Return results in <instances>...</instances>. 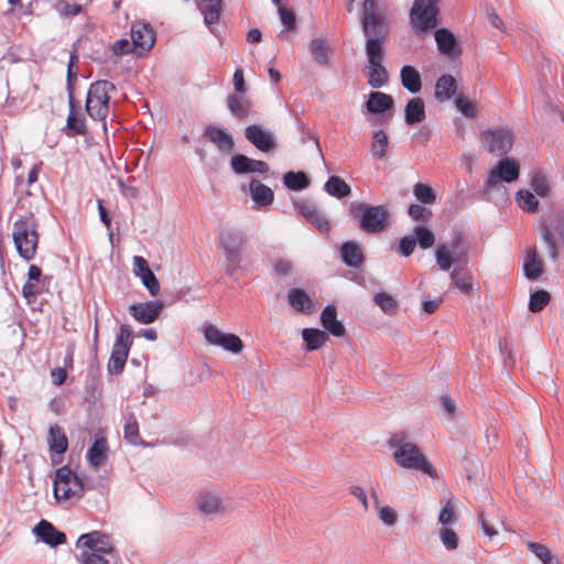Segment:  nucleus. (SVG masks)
<instances>
[{"instance_id":"b1692460","label":"nucleus","mask_w":564,"mask_h":564,"mask_svg":"<svg viewBox=\"0 0 564 564\" xmlns=\"http://www.w3.org/2000/svg\"><path fill=\"white\" fill-rule=\"evenodd\" d=\"M339 250L343 262L349 268H359L365 261L362 250L355 241H345Z\"/></svg>"},{"instance_id":"bb28decb","label":"nucleus","mask_w":564,"mask_h":564,"mask_svg":"<svg viewBox=\"0 0 564 564\" xmlns=\"http://www.w3.org/2000/svg\"><path fill=\"white\" fill-rule=\"evenodd\" d=\"M425 105L422 98H411L404 108V120L406 124L412 126L425 120Z\"/></svg>"},{"instance_id":"58836bf2","label":"nucleus","mask_w":564,"mask_h":564,"mask_svg":"<svg viewBox=\"0 0 564 564\" xmlns=\"http://www.w3.org/2000/svg\"><path fill=\"white\" fill-rule=\"evenodd\" d=\"M516 200L523 210L529 213L538 210L539 202L531 189H519L516 195Z\"/></svg>"},{"instance_id":"338daca9","label":"nucleus","mask_w":564,"mask_h":564,"mask_svg":"<svg viewBox=\"0 0 564 564\" xmlns=\"http://www.w3.org/2000/svg\"><path fill=\"white\" fill-rule=\"evenodd\" d=\"M441 405L444 415L448 419H453L456 412V402L451 397L443 395L441 398Z\"/></svg>"},{"instance_id":"c03bdc74","label":"nucleus","mask_w":564,"mask_h":564,"mask_svg":"<svg viewBox=\"0 0 564 564\" xmlns=\"http://www.w3.org/2000/svg\"><path fill=\"white\" fill-rule=\"evenodd\" d=\"M375 303L387 315H394L398 310L397 301L386 292H378L373 296Z\"/></svg>"},{"instance_id":"ea45409f","label":"nucleus","mask_w":564,"mask_h":564,"mask_svg":"<svg viewBox=\"0 0 564 564\" xmlns=\"http://www.w3.org/2000/svg\"><path fill=\"white\" fill-rule=\"evenodd\" d=\"M324 189L336 198L346 197L350 193V187L345 183L344 178H327Z\"/></svg>"},{"instance_id":"72a5a7b5","label":"nucleus","mask_w":564,"mask_h":564,"mask_svg":"<svg viewBox=\"0 0 564 564\" xmlns=\"http://www.w3.org/2000/svg\"><path fill=\"white\" fill-rule=\"evenodd\" d=\"M302 338L306 344V349L312 351L319 349L325 344L328 334L325 330L308 327L302 330Z\"/></svg>"},{"instance_id":"49530a36","label":"nucleus","mask_w":564,"mask_h":564,"mask_svg":"<svg viewBox=\"0 0 564 564\" xmlns=\"http://www.w3.org/2000/svg\"><path fill=\"white\" fill-rule=\"evenodd\" d=\"M451 279L454 282L455 286L465 294H469L473 285L471 278L466 273L462 272L458 267L454 268L451 272Z\"/></svg>"},{"instance_id":"a19ab883","label":"nucleus","mask_w":564,"mask_h":564,"mask_svg":"<svg viewBox=\"0 0 564 564\" xmlns=\"http://www.w3.org/2000/svg\"><path fill=\"white\" fill-rule=\"evenodd\" d=\"M413 238L415 243L422 249L431 248L435 242V236L433 231L423 225H417L413 231Z\"/></svg>"},{"instance_id":"2eb2a0df","label":"nucleus","mask_w":564,"mask_h":564,"mask_svg":"<svg viewBox=\"0 0 564 564\" xmlns=\"http://www.w3.org/2000/svg\"><path fill=\"white\" fill-rule=\"evenodd\" d=\"M133 274L140 278L142 285L148 290L150 295L155 296L160 292V282L149 267L148 261L141 256L132 258Z\"/></svg>"},{"instance_id":"0eeeda50","label":"nucleus","mask_w":564,"mask_h":564,"mask_svg":"<svg viewBox=\"0 0 564 564\" xmlns=\"http://www.w3.org/2000/svg\"><path fill=\"white\" fill-rule=\"evenodd\" d=\"M85 491L86 487L83 479L68 465H64L55 470L53 495L56 500L80 499Z\"/></svg>"},{"instance_id":"4c0bfd02","label":"nucleus","mask_w":564,"mask_h":564,"mask_svg":"<svg viewBox=\"0 0 564 564\" xmlns=\"http://www.w3.org/2000/svg\"><path fill=\"white\" fill-rule=\"evenodd\" d=\"M210 4H207L200 9L204 15V22L210 31L214 25L219 22L221 11V0H212Z\"/></svg>"},{"instance_id":"c9c22d12","label":"nucleus","mask_w":564,"mask_h":564,"mask_svg":"<svg viewBox=\"0 0 564 564\" xmlns=\"http://www.w3.org/2000/svg\"><path fill=\"white\" fill-rule=\"evenodd\" d=\"M435 41L441 53L445 55L455 54L456 40L452 32L446 29H438L435 32Z\"/></svg>"},{"instance_id":"13d9d810","label":"nucleus","mask_w":564,"mask_h":564,"mask_svg":"<svg viewBox=\"0 0 564 564\" xmlns=\"http://www.w3.org/2000/svg\"><path fill=\"white\" fill-rule=\"evenodd\" d=\"M306 221H308L321 232H328L330 229L328 219L325 217L323 213L319 212V209L316 213H314Z\"/></svg>"},{"instance_id":"a18cd8bd","label":"nucleus","mask_w":564,"mask_h":564,"mask_svg":"<svg viewBox=\"0 0 564 564\" xmlns=\"http://www.w3.org/2000/svg\"><path fill=\"white\" fill-rule=\"evenodd\" d=\"M550 294L545 290H536L530 294L529 310L532 313L542 311L550 302Z\"/></svg>"},{"instance_id":"680f3d73","label":"nucleus","mask_w":564,"mask_h":564,"mask_svg":"<svg viewBox=\"0 0 564 564\" xmlns=\"http://www.w3.org/2000/svg\"><path fill=\"white\" fill-rule=\"evenodd\" d=\"M415 245L413 236H404L399 241V252L406 258L413 253Z\"/></svg>"},{"instance_id":"e433bc0d","label":"nucleus","mask_w":564,"mask_h":564,"mask_svg":"<svg viewBox=\"0 0 564 564\" xmlns=\"http://www.w3.org/2000/svg\"><path fill=\"white\" fill-rule=\"evenodd\" d=\"M488 176H519V163L511 158L500 160Z\"/></svg>"},{"instance_id":"3c124183","label":"nucleus","mask_w":564,"mask_h":564,"mask_svg":"<svg viewBox=\"0 0 564 564\" xmlns=\"http://www.w3.org/2000/svg\"><path fill=\"white\" fill-rule=\"evenodd\" d=\"M414 195L417 200L425 204H431L435 200V194L431 186L421 182L414 185Z\"/></svg>"},{"instance_id":"39448f33","label":"nucleus","mask_w":564,"mask_h":564,"mask_svg":"<svg viewBox=\"0 0 564 564\" xmlns=\"http://www.w3.org/2000/svg\"><path fill=\"white\" fill-rule=\"evenodd\" d=\"M468 251L469 245L465 240L464 231L455 229L449 241L436 246V264L442 271H448L453 263H456L457 267H466L469 260Z\"/></svg>"},{"instance_id":"20e7f679","label":"nucleus","mask_w":564,"mask_h":564,"mask_svg":"<svg viewBox=\"0 0 564 564\" xmlns=\"http://www.w3.org/2000/svg\"><path fill=\"white\" fill-rule=\"evenodd\" d=\"M37 220L32 213L21 215L13 223L12 239L19 256L30 261L35 257L39 243Z\"/></svg>"},{"instance_id":"052dcab7","label":"nucleus","mask_w":564,"mask_h":564,"mask_svg":"<svg viewBox=\"0 0 564 564\" xmlns=\"http://www.w3.org/2000/svg\"><path fill=\"white\" fill-rule=\"evenodd\" d=\"M408 214L414 220H422V221H427L431 216V212L429 209H426L421 204H411L408 208Z\"/></svg>"},{"instance_id":"c85d7f7f","label":"nucleus","mask_w":564,"mask_h":564,"mask_svg":"<svg viewBox=\"0 0 564 564\" xmlns=\"http://www.w3.org/2000/svg\"><path fill=\"white\" fill-rule=\"evenodd\" d=\"M401 84L404 89L411 94H417L422 89V79L419 70L411 66L405 65L400 70Z\"/></svg>"},{"instance_id":"ddd939ff","label":"nucleus","mask_w":564,"mask_h":564,"mask_svg":"<svg viewBox=\"0 0 564 564\" xmlns=\"http://www.w3.org/2000/svg\"><path fill=\"white\" fill-rule=\"evenodd\" d=\"M204 336L210 345L221 347L232 354H239L243 348L242 340L237 335L223 333L213 325L204 329Z\"/></svg>"},{"instance_id":"1a4fd4ad","label":"nucleus","mask_w":564,"mask_h":564,"mask_svg":"<svg viewBox=\"0 0 564 564\" xmlns=\"http://www.w3.org/2000/svg\"><path fill=\"white\" fill-rule=\"evenodd\" d=\"M115 90L112 83L98 80L90 85L86 99V111L95 120H102L108 113L109 93Z\"/></svg>"},{"instance_id":"bf43d9fd","label":"nucleus","mask_w":564,"mask_h":564,"mask_svg":"<svg viewBox=\"0 0 564 564\" xmlns=\"http://www.w3.org/2000/svg\"><path fill=\"white\" fill-rule=\"evenodd\" d=\"M543 240L549 249L550 257L552 260L556 261L557 259V238L555 234H553L549 228L543 229Z\"/></svg>"},{"instance_id":"a211bd4d","label":"nucleus","mask_w":564,"mask_h":564,"mask_svg":"<svg viewBox=\"0 0 564 564\" xmlns=\"http://www.w3.org/2000/svg\"><path fill=\"white\" fill-rule=\"evenodd\" d=\"M33 533L43 543L51 547H57L66 543V535L64 532L58 531L51 522L41 520L33 529Z\"/></svg>"},{"instance_id":"7ed1b4c3","label":"nucleus","mask_w":564,"mask_h":564,"mask_svg":"<svg viewBox=\"0 0 564 564\" xmlns=\"http://www.w3.org/2000/svg\"><path fill=\"white\" fill-rule=\"evenodd\" d=\"M390 448H393V458L395 463L406 469L420 470L429 476L435 475V469L419 447L405 441L403 433H395L389 440Z\"/></svg>"},{"instance_id":"412c9836","label":"nucleus","mask_w":564,"mask_h":564,"mask_svg":"<svg viewBox=\"0 0 564 564\" xmlns=\"http://www.w3.org/2000/svg\"><path fill=\"white\" fill-rule=\"evenodd\" d=\"M517 178H487L484 186V197L489 202L501 203L507 199L506 183Z\"/></svg>"},{"instance_id":"5fc2aeb1","label":"nucleus","mask_w":564,"mask_h":564,"mask_svg":"<svg viewBox=\"0 0 564 564\" xmlns=\"http://www.w3.org/2000/svg\"><path fill=\"white\" fill-rule=\"evenodd\" d=\"M295 210L307 220L314 213L318 210L317 206L306 199L296 200L293 203Z\"/></svg>"},{"instance_id":"4d7b16f0","label":"nucleus","mask_w":564,"mask_h":564,"mask_svg":"<svg viewBox=\"0 0 564 564\" xmlns=\"http://www.w3.org/2000/svg\"><path fill=\"white\" fill-rule=\"evenodd\" d=\"M531 191L534 195L545 197L551 191L549 178H531Z\"/></svg>"},{"instance_id":"423d86ee","label":"nucleus","mask_w":564,"mask_h":564,"mask_svg":"<svg viewBox=\"0 0 564 564\" xmlns=\"http://www.w3.org/2000/svg\"><path fill=\"white\" fill-rule=\"evenodd\" d=\"M349 213L357 220L358 227L368 234H378L387 229L389 224V210L383 205H369L361 202H352Z\"/></svg>"},{"instance_id":"e2e57ef3","label":"nucleus","mask_w":564,"mask_h":564,"mask_svg":"<svg viewBox=\"0 0 564 564\" xmlns=\"http://www.w3.org/2000/svg\"><path fill=\"white\" fill-rule=\"evenodd\" d=\"M132 51H135L134 46L132 45V41L130 42L127 39L117 40L112 45V52L117 56L128 54Z\"/></svg>"},{"instance_id":"603ef678","label":"nucleus","mask_w":564,"mask_h":564,"mask_svg":"<svg viewBox=\"0 0 564 564\" xmlns=\"http://www.w3.org/2000/svg\"><path fill=\"white\" fill-rule=\"evenodd\" d=\"M135 178H116L117 186L121 194L127 198H135L139 189L132 183Z\"/></svg>"},{"instance_id":"f704fd0d","label":"nucleus","mask_w":564,"mask_h":564,"mask_svg":"<svg viewBox=\"0 0 564 564\" xmlns=\"http://www.w3.org/2000/svg\"><path fill=\"white\" fill-rule=\"evenodd\" d=\"M523 270L527 279L530 281L538 280L542 274V262L534 249L528 251L523 263Z\"/></svg>"},{"instance_id":"4468645a","label":"nucleus","mask_w":564,"mask_h":564,"mask_svg":"<svg viewBox=\"0 0 564 564\" xmlns=\"http://www.w3.org/2000/svg\"><path fill=\"white\" fill-rule=\"evenodd\" d=\"M77 545L87 547L88 553L101 554L104 556L113 552L110 535L102 531H91L79 535Z\"/></svg>"},{"instance_id":"864d4df0","label":"nucleus","mask_w":564,"mask_h":564,"mask_svg":"<svg viewBox=\"0 0 564 564\" xmlns=\"http://www.w3.org/2000/svg\"><path fill=\"white\" fill-rule=\"evenodd\" d=\"M440 539L443 545L448 550H456L458 546V536L457 534L449 528H442L440 531Z\"/></svg>"},{"instance_id":"6ab92c4d","label":"nucleus","mask_w":564,"mask_h":564,"mask_svg":"<svg viewBox=\"0 0 564 564\" xmlns=\"http://www.w3.org/2000/svg\"><path fill=\"white\" fill-rule=\"evenodd\" d=\"M230 166L236 174H267L269 172V166L265 162L251 160L242 154L234 155L230 160Z\"/></svg>"},{"instance_id":"5701e85b","label":"nucleus","mask_w":564,"mask_h":564,"mask_svg":"<svg viewBox=\"0 0 564 564\" xmlns=\"http://www.w3.org/2000/svg\"><path fill=\"white\" fill-rule=\"evenodd\" d=\"M321 323L327 334L329 333L335 337H341L345 335V326L337 318V311L334 305L328 304L324 307L321 313Z\"/></svg>"},{"instance_id":"774afa93","label":"nucleus","mask_w":564,"mask_h":564,"mask_svg":"<svg viewBox=\"0 0 564 564\" xmlns=\"http://www.w3.org/2000/svg\"><path fill=\"white\" fill-rule=\"evenodd\" d=\"M379 518L386 525H393L397 521L395 511L388 506L380 508Z\"/></svg>"},{"instance_id":"7c9ffc66","label":"nucleus","mask_w":564,"mask_h":564,"mask_svg":"<svg viewBox=\"0 0 564 564\" xmlns=\"http://www.w3.org/2000/svg\"><path fill=\"white\" fill-rule=\"evenodd\" d=\"M123 437L133 446H149V444L140 437L138 421L131 412L124 414Z\"/></svg>"},{"instance_id":"6e6552de","label":"nucleus","mask_w":564,"mask_h":564,"mask_svg":"<svg viewBox=\"0 0 564 564\" xmlns=\"http://www.w3.org/2000/svg\"><path fill=\"white\" fill-rule=\"evenodd\" d=\"M132 344L133 332L129 325L122 324L116 335L107 366L110 375H118L123 371Z\"/></svg>"},{"instance_id":"69168bd1","label":"nucleus","mask_w":564,"mask_h":564,"mask_svg":"<svg viewBox=\"0 0 564 564\" xmlns=\"http://www.w3.org/2000/svg\"><path fill=\"white\" fill-rule=\"evenodd\" d=\"M83 564H109V561L101 554L88 553L83 551L80 553Z\"/></svg>"},{"instance_id":"473e14b6","label":"nucleus","mask_w":564,"mask_h":564,"mask_svg":"<svg viewBox=\"0 0 564 564\" xmlns=\"http://www.w3.org/2000/svg\"><path fill=\"white\" fill-rule=\"evenodd\" d=\"M457 88L456 80L452 75H442L435 84V98L443 102L453 97Z\"/></svg>"},{"instance_id":"aec40b11","label":"nucleus","mask_w":564,"mask_h":564,"mask_svg":"<svg viewBox=\"0 0 564 564\" xmlns=\"http://www.w3.org/2000/svg\"><path fill=\"white\" fill-rule=\"evenodd\" d=\"M245 137L262 152H268L274 147V138L272 133L259 126L247 127L245 130Z\"/></svg>"},{"instance_id":"dca6fc26","label":"nucleus","mask_w":564,"mask_h":564,"mask_svg":"<svg viewBox=\"0 0 564 564\" xmlns=\"http://www.w3.org/2000/svg\"><path fill=\"white\" fill-rule=\"evenodd\" d=\"M164 308L161 301H148L142 303H133L129 306L130 315L141 324L154 323Z\"/></svg>"},{"instance_id":"cd10ccee","label":"nucleus","mask_w":564,"mask_h":564,"mask_svg":"<svg viewBox=\"0 0 564 564\" xmlns=\"http://www.w3.org/2000/svg\"><path fill=\"white\" fill-rule=\"evenodd\" d=\"M109 446L105 437H98L88 448L86 458L93 467H100L107 458Z\"/></svg>"},{"instance_id":"9d476101","label":"nucleus","mask_w":564,"mask_h":564,"mask_svg":"<svg viewBox=\"0 0 564 564\" xmlns=\"http://www.w3.org/2000/svg\"><path fill=\"white\" fill-rule=\"evenodd\" d=\"M480 144L489 153L503 155L513 144V133L508 128L488 129L480 133Z\"/></svg>"},{"instance_id":"f8f14e48","label":"nucleus","mask_w":564,"mask_h":564,"mask_svg":"<svg viewBox=\"0 0 564 564\" xmlns=\"http://www.w3.org/2000/svg\"><path fill=\"white\" fill-rule=\"evenodd\" d=\"M241 191L252 200V208L256 210H265L274 200L273 191L262 184L259 178H250L248 185H242Z\"/></svg>"},{"instance_id":"f03ea898","label":"nucleus","mask_w":564,"mask_h":564,"mask_svg":"<svg viewBox=\"0 0 564 564\" xmlns=\"http://www.w3.org/2000/svg\"><path fill=\"white\" fill-rule=\"evenodd\" d=\"M220 248L228 262L225 272L235 276L238 270H245L250 260L248 239L246 234L239 229H229L220 235Z\"/></svg>"},{"instance_id":"0e129e2a","label":"nucleus","mask_w":564,"mask_h":564,"mask_svg":"<svg viewBox=\"0 0 564 564\" xmlns=\"http://www.w3.org/2000/svg\"><path fill=\"white\" fill-rule=\"evenodd\" d=\"M478 521L485 535H487L489 539L497 535L498 531L496 530L495 525L488 521L484 512L478 513Z\"/></svg>"},{"instance_id":"8fccbe9b","label":"nucleus","mask_w":564,"mask_h":564,"mask_svg":"<svg viewBox=\"0 0 564 564\" xmlns=\"http://www.w3.org/2000/svg\"><path fill=\"white\" fill-rule=\"evenodd\" d=\"M69 105L70 110L67 117V128L75 134H82L85 132L84 119L77 115L72 100L69 101Z\"/></svg>"},{"instance_id":"79ce46f5","label":"nucleus","mask_w":564,"mask_h":564,"mask_svg":"<svg viewBox=\"0 0 564 564\" xmlns=\"http://www.w3.org/2000/svg\"><path fill=\"white\" fill-rule=\"evenodd\" d=\"M310 50L316 63L319 65H328V46L323 39H314L310 44Z\"/></svg>"},{"instance_id":"4be33fe9","label":"nucleus","mask_w":564,"mask_h":564,"mask_svg":"<svg viewBox=\"0 0 564 564\" xmlns=\"http://www.w3.org/2000/svg\"><path fill=\"white\" fill-rule=\"evenodd\" d=\"M197 506L202 513L206 516L219 514L225 512V507L220 497L213 491H200L197 497Z\"/></svg>"},{"instance_id":"9b49d317","label":"nucleus","mask_w":564,"mask_h":564,"mask_svg":"<svg viewBox=\"0 0 564 564\" xmlns=\"http://www.w3.org/2000/svg\"><path fill=\"white\" fill-rule=\"evenodd\" d=\"M437 0H414L411 9V22L417 31L434 29L437 24Z\"/></svg>"},{"instance_id":"a878e982","label":"nucleus","mask_w":564,"mask_h":564,"mask_svg":"<svg viewBox=\"0 0 564 564\" xmlns=\"http://www.w3.org/2000/svg\"><path fill=\"white\" fill-rule=\"evenodd\" d=\"M393 107V98L381 91H372L366 101V108L370 113H383Z\"/></svg>"},{"instance_id":"f3484780","label":"nucleus","mask_w":564,"mask_h":564,"mask_svg":"<svg viewBox=\"0 0 564 564\" xmlns=\"http://www.w3.org/2000/svg\"><path fill=\"white\" fill-rule=\"evenodd\" d=\"M132 45L138 54L149 52L154 43L155 35L152 28L144 22H134L130 30Z\"/></svg>"},{"instance_id":"09e8293b","label":"nucleus","mask_w":564,"mask_h":564,"mask_svg":"<svg viewBox=\"0 0 564 564\" xmlns=\"http://www.w3.org/2000/svg\"><path fill=\"white\" fill-rule=\"evenodd\" d=\"M228 107L230 111L237 117H246L249 112L247 101L243 99L242 94H235L228 97Z\"/></svg>"},{"instance_id":"c756f323","label":"nucleus","mask_w":564,"mask_h":564,"mask_svg":"<svg viewBox=\"0 0 564 564\" xmlns=\"http://www.w3.org/2000/svg\"><path fill=\"white\" fill-rule=\"evenodd\" d=\"M47 443L50 451L57 455L64 454L68 447L67 436L63 429L57 424L50 426Z\"/></svg>"},{"instance_id":"de8ad7c7","label":"nucleus","mask_w":564,"mask_h":564,"mask_svg":"<svg viewBox=\"0 0 564 564\" xmlns=\"http://www.w3.org/2000/svg\"><path fill=\"white\" fill-rule=\"evenodd\" d=\"M388 149V137L384 131L378 130L372 135L371 153L376 158L384 156Z\"/></svg>"},{"instance_id":"6e6d98bb","label":"nucleus","mask_w":564,"mask_h":564,"mask_svg":"<svg viewBox=\"0 0 564 564\" xmlns=\"http://www.w3.org/2000/svg\"><path fill=\"white\" fill-rule=\"evenodd\" d=\"M455 105L457 109L467 118H474L476 116L475 105L465 98L463 95H458L455 98Z\"/></svg>"},{"instance_id":"2f4dec72","label":"nucleus","mask_w":564,"mask_h":564,"mask_svg":"<svg viewBox=\"0 0 564 564\" xmlns=\"http://www.w3.org/2000/svg\"><path fill=\"white\" fill-rule=\"evenodd\" d=\"M205 135L221 151H229L234 147V140L227 130L210 126L206 129Z\"/></svg>"},{"instance_id":"37998d69","label":"nucleus","mask_w":564,"mask_h":564,"mask_svg":"<svg viewBox=\"0 0 564 564\" xmlns=\"http://www.w3.org/2000/svg\"><path fill=\"white\" fill-rule=\"evenodd\" d=\"M528 550L533 553L543 564H558L557 558L552 555L550 550L540 543L529 542L527 544Z\"/></svg>"},{"instance_id":"f257e3e1","label":"nucleus","mask_w":564,"mask_h":564,"mask_svg":"<svg viewBox=\"0 0 564 564\" xmlns=\"http://www.w3.org/2000/svg\"><path fill=\"white\" fill-rule=\"evenodd\" d=\"M362 28L367 36L368 84L372 88H381L388 82V73L382 65L384 37L382 18L377 13L373 0H365L364 2Z\"/></svg>"},{"instance_id":"393cba45","label":"nucleus","mask_w":564,"mask_h":564,"mask_svg":"<svg viewBox=\"0 0 564 564\" xmlns=\"http://www.w3.org/2000/svg\"><path fill=\"white\" fill-rule=\"evenodd\" d=\"M289 304L299 313L312 314L314 303L310 295L302 289H292L288 293Z\"/></svg>"}]
</instances>
